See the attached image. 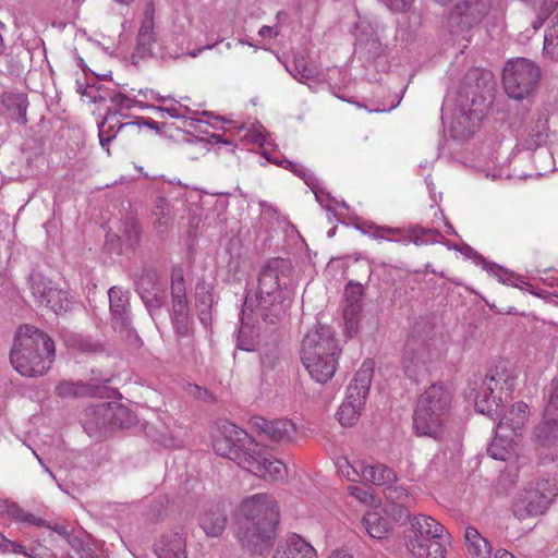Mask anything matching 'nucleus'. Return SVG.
Masks as SVG:
<instances>
[{"instance_id":"obj_1","label":"nucleus","mask_w":558,"mask_h":558,"mask_svg":"<svg viewBox=\"0 0 558 558\" xmlns=\"http://www.w3.org/2000/svg\"><path fill=\"white\" fill-rule=\"evenodd\" d=\"M292 264L284 258H270L258 272L257 289L246 291L242 308V326L238 333L236 347L244 351H255L258 336L245 323L252 313H256L263 322L270 325L279 324L287 315L290 301L283 299L281 290L287 288L284 281L292 272Z\"/></svg>"},{"instance_id":"obj_2","label":"nucleus","mask_w":558,"mask_h":558,"mask_svg":"<svg viewBox=\"0 0 558 558\" xmlns=\"http://www.w3.org/2000/svg\"><path fill=\"white\" fill-rule=\"evenodd\" d=\"M517 377L515 369L502 362L490 369L480 384L475 383L476 387L470 392L476 411L494 420L499 418L498 424L507 422L506 432L513 433L514 437L523 430L529 417V405L523 401L515 402L504 415L501 408L514 391Z\"/></svg>"},{"instance_id":"obj_3","label":"nucleus","mask_w":558,"mask_h":558,"mask_svg":"<svg viewBox=\"0 0 558 558\" xmlns=\"http://www.w3.org/2000/svg\"><path fill=\"white\" fill-rule=\"evenodd\" d=\"M214 450L218 456L230 459L265 481L283 480L287 474V466L282 461L274 458L244 429L230 422L222 424L221 435L214 441Z\"/></svg>"},{"instance_id":"obj_4","label":"nucleus","mask_w":558,"mask_h":558,"mask_svg":"<svg viewBox=\"0 0 558 558\" xmlns=\"http://www.w3.org/2000/svg\"><path fill=\"white\" fill-rule=\"evenodd\" d=\"M279 507L275 497L258 493L244 499L236 521V538L252 554L267 553L276 537Z\"/></svg>"},{"instance_id":"obj_5","label":"nucleus","mask_w":558,"mask_h":558,"mask_svg":"<svg viewBox=\"0 0 558 558\" xmlns=\"http://www.w3.org/2000/svg\"><path fill=\"white\" fill-rule=\"evenodd\" d=\"M492 89L489 72L480 69L468 71L458 93L459 108L450 125L452 137L464 141L474 134L492 105Z\"/></svg>"},{"instance_id":"obj_6","label":"nucleus","mask_w":558,"mask_h":558,"mask_svg":"<svg viewBox=\"0 0 558 558\" xmlns=\"http://www.w3.org/2000/svg\"><path fill=\"white\" fill-rule=\"evenodd\" d=\"M53 356L54 342L47 333L31 325L19 328L10 361L22 376H43L50 369Z\"/></svg>"},{"instance_id":"obj_7","label":"nucleus","mask_w":558,"mask_h":558,"mask_svg":"<svg viewBox=\"0 0 558 558\" xmlns=\"http://www.w3.org/2000/svg\"><path fill=\"white\" fill-rule=\"evenodd\" d=\"M404 531L405 546L415 558H445L448 537L445 527L429 515L418 514Z\"/></svg>"},{"instance_id":"obj_8","label":"nucleus","mask_w":558,"mask_h":558,"mask_svg":"<svg viewBox=\"0 0 558 558\" xmlns=\"http://www.w3.org/2000/svg\"><path fill=\"white\" fill-rule=\"evenodd\" d=\"M558 495L555 478H536L526 484L517 496L512 511L515 518L524 520L545 513Z\"/></svg>"},{"instance_id":"obj_9","label":"nucleus","mask_w":558,"mask_h":558,"mask_svg":"<svg viewBox=\"0 0 558 558\" xmlns=\"http://www.w3.org/2000/svg\"><path fill=\"white\" fill-rule=\"evenodd\" d=\"M373 374L374 362L365 360L347 387L345 399L337 412L338 421L342 426H353L357 422L366 403Z\"/></svg>"},{"instance_id":"obj_10","label":"nucleus","mask_w":558,"mask_h":558,"mask_svg":"<svg viewBox=\"0 0 558 558\" xmlns=\"http://www.w3.org/2000/svg\"><path fill=\"white\" fill-rule=\"evenodd\" d=\"M541 76L539 68L531 60L518 58L506 63L502 84L507 95L513 99H523L536 88Z\"/></svg>"},{"instance_id":"obj_11","label":"nucleus","mask_w":558,"mask_h":558,"mask_svg":"<svg viewBox=\"0 0 558 558\" xmlns=\"http://www.w3.org/2000/svg\"><path fill=\"white\" fill-rule=\"evenodd\" d=\"M489 0H458L444 22V28L453 37H463L478 25L490 11Z\"/></svg>"},{"instance_id":"obj_12","label":"nucleus","mask_w":558,"mask_h":558,"mask_svg":"<svg viewBox=\"0 0 558 558\" xmlns=\"http://www.w3.org/2000/svg\"><path fill=\"white\" fill-rule=\"evenodd\" d=\"M533 436L546 456L551 460L558 459V379H554L550 384L544 417L535 426Z\"/></svg>"},{"instance_id":"obj_13","label":"nucleus","mask_w":558,"mask_h":558,"mask_svg":"<svg viewBox=\"0 0 558 558\" xmlns=\"http://www.w3.org/2000/svg\"><path fill=\"white\" fill-rule=\"evenodd\" d=\"M341 349L335 338V331L329 326H316L310 330L301 347V360H307L310 365H314L318 355L339 357Z\"/></svg>"},{"instance_id":"obj_14","label":"nucleus","mask_w":558,"mask_h":558,"mask_svg":"<svg viewBox=\"0 0 558 558\" xmlns=\"http://www.w3.org/2000/svg\"><path fill=\"white\" fill-rule=\"evenodd\" d=\"M449 417L442 416L435 411H428L416 405L413 416V425L417 436L430 437L441 440L447 430Z\"/></svg>"},{"instance_id":"obj_15","label":"nucleus","mask_w":558,"mask_h":558,"mask_svg":"<svg viewBox=\"0 0 558 558\" xmlns=\"http://www.w3.org/2000/svg\"><path fill=\"white\" fill-rule=\"evenodd\" d=\"M111 322L116 329L129 331L132 329L130 293L121 287L113 286L108 291Z\"/></svg>"},{"instance_id":"obj_16","label":"nucleus","mask_w":558,"mask_h":558,"mask_svg":"<svg viewBox=\"0 0 558 558\" xmlns=\"http://www.w3.org/2000/svg\"><path fill=\"white\" fill-rule=\"evenodd\" d=\"M110 402H98L85 408L82 426L89 437L100 438L110 430Z\"/></svg>"},{"instance_id":"obj_17","label":"nucleus","mask_w":558,"mask_h":558,"mask_svg":"<svg viewBox=\"0 0 558 558\" xmlns=\"http://www.w3.org/2000/svg\"><path fill=\"white\" fill-rule=\"evenodd\" d=\"M136 292L149 313L159 310L165 304L162 288L155 272L144 271L136 280Z\"/></svg>"},{"instance_id":"obj_18","label":"nucleus","mask_w":558,"mask_h":558,"mask_svg":"<svg viewBox=\"0 0 558 558\" xmlns=\"http://www.w3.org/2000/svg\"><path fill=\"white\" fill-rule=\"evenodd\" d=\"M452 403L451 391L444 385L433 384L420 397L417 407L435 411L442 416L450 417Z\"/></svg>"},{"instance_id":"obj_19","label":"nucleus","mask_w":558,"mask_h":558,"mask_svg":"<svg viewBox=\"0 0 558 558\" xmlns=\"http://www.w3.org/2000/svg\"><path fill=\"white\" fill-rule=\"evenodd\" d=\"M272 558H317V553L301 535L291 533L278 543Z\"/></svg>"},{"instance_id":"obj_20","label":"nucleus","mask_w":558,"mask_h":558,"mask_svg":"<svg viewBox=\"0 0 558 558\" xmlns=\"http://www.w3.org/2000/svg\"><path fill=\"white\" fill-rule=\"evenodd\" d=\"M254 425L270 440L278 442L291 441L296 433L295 424L289 418L255 417Z\"/></svg>"},{"instance_id":"obj_21","label":"nucleus","mask_w":558,"mask_h":558,"mask_svg":"<svg viewBox=\"0 0 558 558\" xmlns=\"http://www.w3.org/2000/svg\"><path fill=\"white\" fill-rule=\"evenodd\" d=\"M228 522V510L222 504L211 506L199 518V525L206 535L219 536L226 529Z\"/></svg>"},{"instance_id":"obj_22","label":"nucleus","mask_w":558,"mask_h":558,"mask_svg":"<svg viewBox=\"0 0 558 558\" xmlns=\"http://www.w3.org/2000/svg\"><path fill=\"white\" fill-rule=\"evenodd\" d=\"M547 118L538 113L533 118L531 125L525 130V134L521 136V145L524 149L534 150L547 142L548 138Z\"/></svg>"},{"instance_id":"obj_23","label":"nucleus","mask_w":558,"mask_h":558,"mask_svg":"<svg viewBox=\"0 0 558 558\" xmlns=\"http://www.w3.org/2000/svg\"><path fill=\"white\" fill-rule=\"evenodd\" d=\"M507 422L497 424L496 436L487 448V453L495 460L506 461L513 446V433L506 432Z\"/></svg>"},{"instance_id":"obj_24","label":"nucleus","mask_w":558,"mask_h":558,"mask_svg":"<svg viewBox=\"0 0 558 558\" xmlns=\"http://www.w3.org/2000/svg\"><path fill=\"white\" fill-rule=\"evenodd\" d=\"M214 303L213 287L205 282L197 283L195 288V306L198 319L205 327L211 325V308Z\"/></svg>"},{"instance_id":"obj_25","label":"nucleus","mask_w":558,"mask_h":558,"mask_svg":"<svg viewBox=\"0 0 558 558\" xmlns=\"http://www.w3.org/2000/svg\"><path fill=\"white\" fill-rule=\"evenodd\" d=\"M338 359L336 356L318 355L314 365H310L307 360H301L310 376L319 384L330 380L338 367Z\"/></svg>"},{"instance_id":"obj_26","label":"nucleus","mask_w":558,"mask_h":558,"mask_svg":"<svg viewBox=\"0 0 558 558\" xmlns=\"http://www.w3.org/2000/svg\"><path fill=\"white\" fill-rule=\"evenodd\" d=\"M464 541L466 554L470 558H490V544L475 527H465Z\"/></svg>"},{"instance_id":"obj_27","label":"nucleus","mask_w":558,"mask_h":558,"mask_svg":"<svg viewBox=\"0 0 558 558\" xmlns=\"http://www.w3.org/2000/svg\"><path fill=\"white\" fill-rule=\"evenodd\" d=\"M99 387L97 385L78 381H60L54 389L58 397L63 399H75L84 397H94L98 393Z\"/></svg>"},{"instance_id":"obj_28","label":"nucleus","mask_w":558,"mask_h":558,"mask_svg":"<svg viewBox=\"0 0 558 558\" xmlns=\"http://www.w3.org/2000/svg\"><path fill=\"white\" fill-rule=\"evenodd\" d=\"M361 468L360 480L366 483H371L377 486H388L396 480L395 472L384 464L364 465L359 463Z\"/></svg>"},{"instance_id":"obj_29","label":"nucleus","mask_w":558,"mask_h":558,"mask_svg":"<svg viewBox=\"0 0 558 558\" xmlns=\"http://www.w3.org/2000/svg\"><path fill=\"white\" fill-rule=\"evenodd\" d=\"M426 357V348L414 337L408 339L404 348L403 360L405 373L411 376V366L414 368L423 365Z\"/></svg>"},{"instance_id":"obj_30","label":"nucleus","mask_w":558,"mask_h":558,"mask_svg":"<svg viewBox=\"0 0 558 558\" xmlns=\"http://www.w3.org/2000/svg\"><path fill=\"white\" fill-rule=\"evenodd\" d=\"M159 558H186L185 541L178 534L163 537L157 549Z\"/></svg>"},{"instance_id":"obj_31","label":"nucleus","mask_w":558,"mask_h":558,"mask_svg":"<svg viewBox=\"0 0 558 558\" xmlns=\"http://www.w3.org/2000/svg\"><path fill=\"white\" fill-rule=\"evenodd\" d=\"M116 116L109 113L105 120L99 124V142L102 148L109 153V143L116 138L121 129L134 125L133 122L121 123L119 120L114 121Z\"/></svg>"},{"instance_id":"obj_32","label":"nucleus","mask_w":558,"mask_h":558,"mask_svg":"<svg viewBox=\"0 0 558 558\" xmlns=\"http://www.w3.org/2000/svg\"><path fill=\"white\" fill-rule=\"evenodd\" d=\"M362 524L368 535L376 539L386 537L390 530L389 522L377 511L367 512L363 517Z\"/></svg>"},{"instance_id":"obj_33","label":"nucleus","mask_w":558,"mask_h":558,"mask_svg":"<svg viewBox=\"0 0 558 558\" xmlns=\"http://www.w3.org/2000/svg\"><path fill=\"white\" fill-rule=\"evenodd\" d=\"M440 233L435 229L414 226L405 229V235L399 241L403 243H414L415 245H426L438 241Z\"/></svg>"},{"instance_id":"obj_34","label":"nucleus","mask_w":558,"mask_h":558,"mask_svg":"<svg viewBox=\"0 0 558 558\" xmlns=\"http://www.w3.org/2000/svg\"><path fill=\"white\" fill-rule=\"evenodd\" d=\"M110 429L130 428L136 423V416L123 404L110 402Z\"/></svg>"},{"instance_id":"obj_35","label":"nucleus","mask_w":558,"mask_h":558,"mask_svg":"<svg viewBox=\"0 0 558 558\" xmlns=\"http://www.w3.org/2000/svg\"><path fill=\"white\" fill-rule=\"evenodd\" d=\"M39 306H45L56 314H61L71 310L72 300L66 291L54 287Z\"/></svg>"},{"instance_id":"obj_36","label":"nucleus","mask_w":558,"mask_h":558,"mask_svg":"<svg viewBox=\"0 0 558 558\" xmlns=\"http://www.w3.org/2000/svg\"><path fill=\"white\" fill-rule=\"evenodd\" d=\"M29 288L32 291L33 296L35 298V301L38 305H40L46 298H48V294L51 290H53L54 284L51 280L46 278L43 274L33 271L29 275Z\"/></svg>"},{"instance_id":"obj_37","label":"nucleus","mask_w":558,"mask_h":558,"mask_svg":"<svg viewBox=\"0 0 558 558\" xmlns=\"http://www.w3.org/2000/svg\"><path fill=\"white\" fill-rule=\"evenodd\" d=\"M7 106L10 111V117L20 124L27 123V108L28 99L25 94H14L8 97Z\"/></svg>"},{"instance_id":"obj_38","label":"nucleus","mask_w":558,"mask_h":558,"mask_svg":"<svg viewBox=\"0 0 558 558\" xmlns=\"http://www.w3.org/2000/svg\"><path fill=\"white\" fill-rule=\"evenodd\" d=\"M170 207L169 203L161 197H158L154 204L153 215L156 217L154 226L160 236H162L171 225L169 217Z\"/></svg>"},{"instance_id":"obj_39","label":"nucleus","mask_w":558,"mask_h":558,"mask_svg":"<svg viewBox=\"0 0 558 558\" xmlns=\"http://www.w3.org/2000/svg\"><path fill=\"white\" fill-rule=\"evenodd\" d=\"M526 3L539 2V8L536 13L535 20L532 22L534 31L539 29L546 20L556 11L558 8V0H522Z\"/></svg>"},{"instance_id":"obj_40","label":"nucleus","mask_w":558,"mask_h":558,"mask_svg":"<svg viewBox=\"0 0 558 558\" xmlns=\"http://www.w3.org/2000/svg\"><path fill=\"white\" fill-rule=\"evenodd\" d=\"M7 514L17 522H25L36 526H44L45 522L40 518H36L33 513L27 512L15 502H10L5 507Z\"/></svg>"},{"instance_id":"obj_41","label":"nucleus","mask_w":558,"mask_h":558,"mask_svg":"<svg viewBox=\"0 0 558 558\" xmlns=\"http://www.w3.org/2000/svg\"><path fill=\"white\" fill-rule=\"evenodd\" d=\"M551 22L553 24L545 35L544 51L551 59L558 60V13Z\"/></svg>"},{"instance_id":"obj_42","label":"nucleus","mask_w":558,"mask_h":558,"mask_svg":"<svg viewBox=\"0 0 558 558\" xmlns=\"http://www.w3.org/2000/svg\"><path fill=\"white\" fill-rule=\"evenodd\" d=\"M364 293V287L359 282L350 281L344 289V295L347 301L349 302V306L344 310V315L347 316L349 313L352 315L357 311V303Z\"/></svg>"},{"instance_id":"obj_43","label":"nucleus","mask_w":558,"mask_h":558,"mask_svg":"<svg viewBox=\"0 0 558 558\" xmlns=\"http://www.w3.org/2000/svg\"><path fill=\"white\" fill-rule=\"evenodd\" d=\"M386 498L390 505L408 504L411 505L413 498L410 496L408 489L401 485L388 484L386 487Z\"/></svg>"},{"instance_id":"obj_44","label":"nucleus","mask_w":558,"mask_h":558,"mask_svg":"<svg viewBox=\"0 0 558 558\" xmlns=\"http://www.w3.org/2000/svg\"><path fill=\"white\" fill-rule=\"evenodd\" d=\"M142 236V230L137 221L131 219L124 223L122 238L125 244L134 250L138 246Z\"/></svg>"},{"instance_id":"obj_45","label":"nucleus","mask_w":558,"mask_h":558,"mask_svg":"<svg viewBox=\"0 0 558 558\" xmlns=\"http://www.w3.org/2000/svg\"><path fill=\"white\" fill-rule=\"evenodd\" d=\"M171 295L172 305L187 304L184 279L181 272L179 271L172 274Z\"/></svg>"},{"instance_id":"obj_46","label":"nucleus","mask_w":558,"mask_h":558,"mask_svg":"<svg viewBox=\"0 0 558 558\" xmlns=\"http://www.w3.org/2000/svg\"><path fill=\"white\" fill-rule=\"evenodd\" d=\"M172 325L174 332L179 338L192 339L194 337L193 320L190 315L172 317Z\"/></svg>"},{"instance_id":"obj_47","label":"nucleus","mask_w":558,"mask_h":558,"mask_svg":"<svg viewBox=\"0 0 558 558\" xmlns=\"http://www.w3.org/2000/svg\"><path fill=\"white\" fill-rule=\"evenodd\" d=\"M280 165L284 169L290 170L291 172H293L298 177L302 178L307 185H312L314 183V181L316 180L315 175L312 172H310L302 165H299V163L290 161V160H282L280 162Z\"/></svg>"},{"instance_id":"obj_48","label":"nucleus","mask_w":558,"mask_h":558,"mask_svg":"<svg viewBox=\"0 0 558 558\" xmlns=\"http://www.w3.org/2000/svg\"><path fill=\"white\" fill-rule=\"evenodd\" d=\"M339 471L351 482H357L361 477V468L359 464L351 465L350 462L345 459H339L337 462Z\"/></svg>"},{"instance_id":"obj_49","label":"nucleus","mask_w":558,"mask_h":558,"mask_svg":"<svg viewBox=\"0 0 558 558\" xmlns=\"http://www.w3.org/2000/svg\"><path fill=\"white\" fill-rule=\"evenodd\" d=\"M110 101L114 107L116 113L120 112L123 109H131L138 102L134 98H130L122 93L112 94L110 96Z\"/></svg>"},{"instance_id":"obj_50","label":"nucleus","mask_w":558,"mask_h":558,"mask_svg":"<svg viewBox=\"0 0 558 558\" xmlns=\"http://www.w3.org/2000/svg\"><path fill=\"white\" fill-rule=\"evenodd\" d=\"M411 505L400 504V505H389L386 508V513L390 514L392 519L397 522H404L410 519L409 507Z\"/></svg>"},{"instance_id":"obj_51","label":"nucleus","mask_w":558,"mask_h":558,"mask_svg":"<svg viewBox=\"0 0 558 558\" xmlns=\"http://www.w3.org/2000/svg\"><path fill=\"white\" fill-rule=\"evenodd\" d=\"M287 69L290 74L300 82L308 80L313 76V71L307 68L303 61H295L293 68Z\"/></svg>"},{"instance_id":"obj_52","label":"nucleus","mask_w":558,"mask_h":558,"mask_svg":"<svg viewBox=\"0 0 558 558\" xmlns=\"http://www.w3.org/2000/svg\"><path fill=\"white\" fill-rule=\"evenodd\" d=\"M153 40V21L146 20L143 22L140 33L138 43L142 46H149Z\"/></svg>"},{"instance_id":"obj_53","label":"nucleus","mask_w":558,"mask_h":558,"mask_svg":"<svg viewBox=\"0 0 558 558\" xmlns=\"http://www.w3.org/2000/svg\"><path fill=\"white\" fill-rule=\"evenodd\" d=\"M362 232L374 240H387L391 241V238H387L383 232V227L374 223H364L360 227Z\"/></svg>"},{"instance_id":"obj_54","label":"nucleus","mask_w":558,"mask_h":558,"mask_svg":"<svg viewBox=\"0 0 558 558\" xmlns=\"http://www.w3.org/2000/svg\"><path fill=\"white\" fill-rule=\"evenodd\" d=\"M3 542L5 543V550L12 551L14 554H21L28 558H38L34 548L27 549L25 546L5 538H3Z\"/></svg>"},{"instance_id":"obj_55","label":"nucleus","mask_w":558,"mask_h":558,"mask_svg":"<svg viewBox=\"0 0 558 558\" xmlns=\"http://www.w3.org/2000/svg\"><path fill=\"white\" fill-rule=\"evenodd\" d=\"M390 10L395 12H405L410 10L413 0H381Z\"/></svg>"},{"instance_id":"obj_56","label":"nucleus","mask_w":558,"mask_h":558,"mask_svg":"<svg viewBox=\"0 0 558 558\" xmlns=\"http://www.w3.org/2000/svg\"><path fill=\"white\" fill-rule=\"evenodd\" d=\"M133 123H134V125L136 124V125L147 126L150 130L156 131L157 133L160 132L159 123L149 118H140L136 122H133Z\"/></svg>"},{"instance_id":"obj_57","label":"nucleus","mask_w":558,"mask_h":558,"mask_svg":"<svg viewBox=\"0 0 558 558\" xmlns=\"http://www.w3.org/2000/svg\"><path fill=\"white\" fill-rule=\"evenodd\" d=\"M258 34L262 37L275 38V37H277L279 35V27L278 26L264 25L259 29Z\"/></svg>"},{"instance_id":"obj_58","label":"nucleus","mask_w":558,"mask_h":558,"mask_svg":"<svg viewBox=\"0 0 558 558\" xmlns=\"http://www.w3.org/2000/svg\"><path fill=\"white\" fill-rule=\"evenodd\" d=\"M190 315L189 303L172 305V317H183Z\"/></svg>"},{"instance_id":"obj_59","label":"nucleus","mask_w":558,"mask_h":558,"mask_svg":"<svg viewBox=\"0 0 558 558\" xmlns=\"http://www.w3.org/2000/svg\"><path fill=\"white\" fill-rule=\"evenodd\" d=\"M349 492L352 496H354L356 499L361 501H366L367 497L369 496L367 492L357 486H350Z\"/></svg>"},{"instance_id":"obj_60","label":"nucleus","mask_w":558,"mask_h":558,"mask_svg":"<svg viewBox=\"0 0 558 558\" xmlns=\"http://www.w3.org/2000/svg\"><path fill=\"white\" fill-rule=\"evenodd\" d=\"M383 232L387 238H390L391 235H402V239L405 235V229L400 228H392V227H383Z\"/></svg>"},{"instance_id":"obj_61","label":"nucleus","mask_w":558,"mask_h":558,"mask_svg":"<svg viewBox=\"0 0 558 558\" xmlns=\"http://www.w3.org/2000/svg\"><path fill=\"white\" fill-rule=\"evenodd\" d=\"M158 110L162 111V112H166L171 118L178 119V118L183 117V114L180 113V110L178 108H175V107H170V108H161V107H159Z\"/></svg>"},{"instance_id":"obj_62","label":"nucleus","mask_w":558,"mask_h":558,"mask_svg":"<svg viewBox=\"0 0 558 558\" xmlns=\"http://www.w3.org/2000/svg\"><path fill=\"white\" fill-rule=\"evenodd\" d=\"M95 93H97V89L94 85L87 86L83 92V94L89 97L93 101H96V96L94 95Z\"/></svg>"},{"instance_id":"obj_63","label":"nucleus","mask_w":558,"mask_h":558,"mask_svg":"<svg viewBox=\"0 0 558 558\" xmlns=\"http://www.w3.org/2000/svg\"><path fill=\"white\" fill-rule=\"evenodd\" d=\"M495 558H515V557L506 549H498L495 553Z\"/></svg>"},{"instance_id":"obj_64","label":"nucleus","mask_w":558,"mask_h":558,"mask_svg":"<svg viewBox=\"0 0 558 558\" xmlns=\"http://www.w3.org/2000/svg\"><path fill=\"white\" fill-rule=\"evenodd\" d=\"M52 530H53L54 532H57L59 535L63 536V537H69V532H68V531H66V529H65L64 526H62V525H58V524H57V525H54V526L52 527Z\"/></svg>"}]
</instances>
